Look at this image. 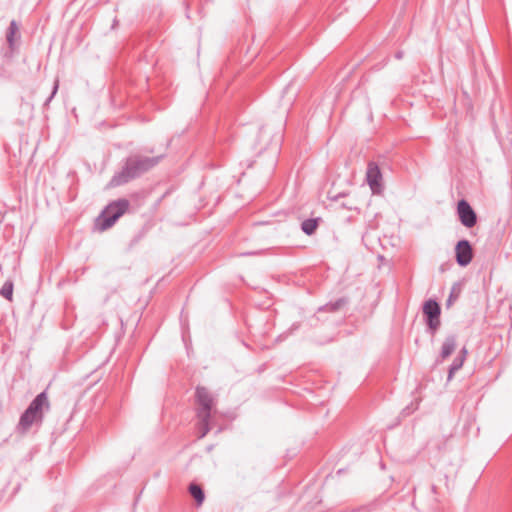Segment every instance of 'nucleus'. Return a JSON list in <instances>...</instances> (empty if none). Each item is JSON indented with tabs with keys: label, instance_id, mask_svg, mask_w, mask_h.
Masks as SVG:
<instances>
[{
	"label": "nucleus",
	"instance_id": "nucleus-4",
	"mask_svg": "<svg viewBox=\"0 0 512 512\" xmlns=\"http://www.w3.org/2000/svg\"><path fill=\"white\" fill-rule=\"evenodd\" d=\"M129 205L127 199H118L108 204L96 219L95 225L98 230L105 231L111 228L128 210Z\"/></svg>",
	"mask_w": 512,
	"mask_h": 512
},
{
	"label": "nucleus",
	"instance_id": "nucleus-5",
	"mask_svg": "<svg viewBox=\"0 0 512 512\" xmlns=\"http://www.w3.org/2000/svg\"><path fill=\"white\" fill-rule=\"evenodd\" d=\"M423 314L427 319L428 327L434 332L440 326L441 308L439 304L433 300H427L423 305Z\"/></svg>",
	"mask_w": 512,
	"mask_h": 512
},
{
	"label": "nucleus",
	"instance_id": "nucleus-2",
	"mask_svg": "<svg viewBox=\"0 0 512 512\" xmlns=\"http://www.w3.org/2000/svg\"><path fill=\"white\" fill-rule=\"evenodd\" d=\"M160 159L161 156L146 157L137 154L129 156L126 159L122 170L112 177L111 185L120 186L128 183L130 180H133L152 169L159 163Z\"/></svg>",
	"mask_w": 512,
	"mask_h": 512
},
{
	"label": "nucleus",
	"instance_id": "nucleus-17",
	"mask_svg": "<svg viewBox=\"0 0 512 512\" xmlns=\"http://www.w3.org/2000/svg\"><path fill=\"white\" fill-rule=\"evenodd\" d=\"M456 297H457V296H454V293H453V291H452V292H451V294H450V296H449V298H448V300H447V305H448V306H449V305H451V304H452V302H453V300H454Z\"/></svg>",
	"mask_w": 512,
	"mask_h": 512
},
{
	"label": "nucleus",
	"instance_id": "nucleus-16",
	"mask_svg": "<svg viewBox=\"0 0 512 512\" xmlns=\"http://www.w3.org/2000/svg\"><path fill=\"white\" fill-rule=\"evenodd\" d=\"M58 87H59V80H58V79H56V80L54 81L53 90H52V92H51L50 96H49V97L47 98V100L45 101V105H48V104L51 102V100L54 98V96L56 95V93H57V91H58Z\"/></svg>",
	"mask_w": 512,
	"mask_h": 512
},
{
	"label": "nucleus",
	"instance_id": "nucleus-8",
	"mask_svg": "<svg viewBox=\"0 0 512 512\" xmlns=\"http://www.w3.org/2000/svg\"><path fill=\"white\" fill-rule=\"evenodd\" d=\"M366 180L373 193H378L381 188L382 174L375 162H369L366 171Z\"/></svg>",
	"mask_w": 512,
	"mask_h": 512
},
{
	"label": "nucleus",
	"instance_id": "nucleus-6",
	"mask_svg": "<svg viewBox=\"0 0 512 512\" xmlns=\"http://www.w3.org/2000/svg\"><path fill=\"white\" fill-rule=\"evenodd\" d=\"M457 215L461 224L466 228H472L477 223L476 212L464 199L460 200L457 204Z\"/></svg>",
	"mask_w": 512,
	"mask_h": 512
},
{
	"label": "nucleus",
	"instance_id": "nucleus-18",
	"mask_svg": "<svg viewBox=\"0 0 512 512\" xmlns=\"http://www.w3.org/2000/svg\"><path fill=\"white\" fill-rule=\"evenodd\" d=\"M395 57L397 59H401L403 57V52L402 51H398L396 54H395Z\"/></svg>",
	"mask_w": 512,
	"mask_h": 512
},
{
	"label": "nucleus",
	"instance_id": "nucleus-19",
	"mask_svg": "<svg viewBox=\"0 0 512 512\" xmlns=\"http://www.w3.org/2000/svg\"><path fill=\"white\" fill-rule=\"evenodd\" d=\"M466 354H467V350L466 348H463L460 352V355L459 356H464V358L466 357Z\"/></svg>",
	"mask_w": 512,
	"mask_h": 512
},
{
	"label": "nucleus",
	"instance_id": "nucleus-13",
	"mask_svg": "<svg viewBox=\"0 0 512 512\" xmlns=\"http://www.w3.org/2000/svg\"><path fill=\"white\" fill-rule=\"evenodd\" d=\"M17 31H18L17 23H16V21L12 20L10 22V25H9V28L7 31V35H6L7 42L9 43L10 46L13 45L14 35L16 34Z\"/></svg>",
	"mask_w": 512,
	"mask_h": 512
},
{
	"label": "nucleus",
	"instance_id": "nucleus-14",
	"mask_svg": "<svg viewBox=\"0 0 512 512\" xmlns=\"http://www.w3.org/2000/svg\"><path fill=\"white\" fill-rule=\"evenodd\" d=\"M0 294L7 300H12L13 295V284L10 282L4 283L0 290Z\"/></svg>",
	"mask_w": 512,
	"mask_h": 512
},
{
	"label": "nucleus",
	"instance_id": "nucleus-11",
	"mask_svg": "<svg viewBox=\"0 0 512 512\" xmlns=\"http://www.w3.org/2000/svg\"><path fill=\"white\" fill-rule=\"evenodd\" d=\"M319 224V219H306L301 223V229L306 235H312L315 233Z\"/></svg>",
	"mask_w": 512,
	"mask_h": 512
},
{
	"label": "nucleus",
	"instance_id": "nucleus-15",
	"mask_svg": "<svg viewBox=\"0 0 512 512\" xmlns=\"http://www.w3.org/2000/svg\"><path fill=\"white\" fill-rule=\"evenodd\" d=\"M345 303H346V301L344 299H339L335 303L327 305V310L336 311L340 307H342Z\"/></svg>",
	"mask_w": 512,
	"mask_h": 512
},
{
	"label": "nucleus",
	"instance_id": "nucleus-10",
	"mask_svg": "<svg viewBox=\"0 0 512 512\" xmlns=\"http://www.w3.org/2000/svg\"><path fill=\"white\" fill-rule=\"evenodd\" d=\"M189 493L195 499L197 505H201L203 503L205 495L200 485L195 483L190 484Z\"/></svg>",
	"mask_w": 512,
	"mask_h": 512
},
{
	"label": "nucleus",
	"instance_id": "nucleus-20",
	"mask_svg": "<svg viewBox=\"0 0 512 512\" xmlns=\"http://www.w3.org/2000/svg\"><path fill=\"white\" fill-rule=\"evenodd\" d=\"M345 208H347V209H349V210L354 209V207H353V206H351V205H350V206H345Z\"/></svg>",
	"mask_w": 512,
	"mask_h": 512
},
{
	"label": "nucleus",
	"instance_id": "nucleus-9",
	"mask_svg": "<svg viewBox=\"0 0 512 512\" xmlns=\"http://www.w3.org/2000/svg\"><path fill=\"white\" fill-rule=\"evenodd\" d=\"M456 348V336L455 335H449L445 338L441 351H440V361L445 360L448 358L455 350ZM439 362V360H437Z\"/></svg>",
	"mask_w": 512,
	"mask_h": 512
},
{
	"label": "nucleus",
	"instance_id": "nucleus-7",
	"mask_svg": "<svg viewBox=\"0 0 512 512\" xmlns=\"http://www.w3.org/2000/svg\"><path fill=\"white\" fill-rule=\"evenodd\" d=\"M456 262L458 265L465 267L473 258V249L468 240H460L455 246Z\"/></svg>",
	"mask_w": 512,
	"mask_h": 512
},
{
	"label": "nucleus",
	"instance_id": "nucleus-3",
	"mask_svg": "<svg viewBox=\"0 0 512 512\" xmlns=\"http://www.w3.org/2000/svg\"><path fill=\"white\" fill-rule=\"evenodd\" d=\"M50 410V402L46 391L39 393L21 414L16 431L26 434L33 425L41 426L44 414Z\"/></svg>",
	"mask_w": 512,
	"mask_h": 512
},
{
	"label": "nucleus",
	"instance_id": "nucleus-1",
	"mask_svg": "<svg viewBox=\"0 0 512 512\" xmlns=\"http://www.w3.org/2000/svg\"><path fill=\"white\" fill-rule=\"evenodd\" d=\"M197 434L198 438H204L212 429V419L217 412V399L214 394L204 386L195 389Z\"/></svg>",
	"mask_w": 512,
	"mask_h": 512
},
{
	"label": "nucleus",
	"instance_id": "nucleus-12",
	"mask_svg": "<svg viewBox=\"0 0 512 512\" xmlns=\"http://www.w3.org/2000/svg\"><path fill=\"white\" fill-rule=\"evenodd\" d=\"M464 364V356H457L453 363L450 365L449 372H448V380H451L453 378V375L456 371L460 370Z\"/></svg>",
	"mask_w": 512,
	"mask_h": 512
}]
</instances>
